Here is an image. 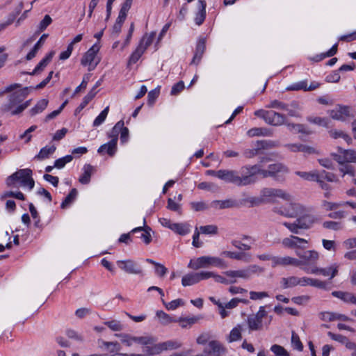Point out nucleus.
<instances>
[{"mask_svg":"<svg viewBox=\"0 0 356 356\" xmlns=\"http://www.w3.org/2000/svg\"><path fill=\"white\" fill-rule=\"evenodd\" d=\"M268 157H261L259 163L252 165L253 177L259 174L263 178L272 177L275 181L282 183L286 180V176L289 173V168L282 163L277 162L268 165L267 169H262V163L268 162Z\"/></svg>","mask_w":356,"mask_h":356,"instance_id":"1","label":"nucleus"},{"mask_svg":"<svg viewBox=\"0 0 356 356\" xmlns=\"http://www.w3.org/2000/svg\"><path fill=\"white\" fill-rule=\"evenodd\" d=\"M220 179L237 186H245L256 182L253 177L252 165H247L241 167L239 171L232 170H222Z\"/></svg>","mask_w":356,"mask_h":356,"instance_id":"2","label":"nucleus"},{"mask_svg":"<svg viewBox=\"0 0 356 356\" xmlns=\"http://www.w3.org/2000/svg\"><path fill=\"white\" fill-rule=\"evenodd\" d=\"M29 94L28 87L11 93L8 97V102L4 106V111H10L13 115L21 113L31 104V99L23 102Z\"/></svg>","mask_w":356,"mask_h":356,"instance_id":"3","label":"nucleus"},{"mask_svg":"<svg viewBox=\"0 0 356 356\" xmlns=\"http://www.w3.org/2000/svg\"><path fill=\"white\" fill-rule=\"evenodd\" d=\"M299 217L293 222H284L283 225L294 234H298L300 229H309L316 222V218L309 213L307 209L306 211L298 216Z\"/></svg>","mask_w":356,"mask_h":356,"instance_id":"4","label":"nucleus"},{"mask_svg":"<svg viewBox=\"0 0 356 356\" xmlns=\"http://www.w3.org/2000/svg\"><path fill=\"white\" fill-rule=\"evenodd\" d=\"M32 175L33 172L29 168L19 170L6 178V184L7 186L10 187L15 182L19 181L22 186H27L29 190H31L35 186V181Z\"/></svg>","mask_w":356,"mask_h":356,"instance_id":"5","label":"nucleus"},{"mask_svg":"<svg viewBox=\"0 0 356 356\" xmlns=\"http://www.w3.org/2000/svg\"><path fill=\"white\" fill-rule=\"evenodd\" d=\"M264 272V268L256 265H250L245 268L236 270H227L224 273L227 277L232 278L229 281L231 284L236 282V278H241L243 280H250L254 275H259Z\"/></svg>","mask_w":356,"mask_h":356,"instance_id":"6","label":"nucleus"},{"mask_svg":"<svg viewBox=\"0 0 356 356\" xmlns=\"http://www.w3.org/2000/svg\"><path fill=\"white\" fill-rule=\"evenodd\" d=\"M211 266L220 268L226 267L225 262L222 259L211 256H202L197 258L195 260H191L188 267L197 270L202 268H208Z\"/></svg>","mask_w":356,"mask_h":356,"instance_id":"7","label":"nucleus"},{"mask_svg":"<svg viewBox=\"0 0 356 356\" xmlns=\"http://www.w3.org/2000/svg\"><path fill=\"white\" fill-rule=\"evenodd\" d=\"M263 202H273L276 198H281L286 201H291V195L286 191L280 188H264L260 192Z\"/></svg>","mask_w":356,"mask_h":356,"instance_id":"8","label":"nucleus"},{"mask_svg":"<svg viewBox=\"0 0 356 356\" xmlns=\"http://www.w3.org/2000/svg\"><path fill=\"white\" fill-rule=\"evenodd\" d=\"M296 254L298 257L299 266L315 265L318 260L319 254L315 250H296Z\"/></svg>","mask_w":356,"mask_h":356,"instance_id":"9","label":"nucleus"},{"mask_svg":"<svg viewBox=\"0 0 356 356\" xmlns=\"http://www.w3.org/2000/svg\"><path fill=\"white\" fill-rule=\"evenodd\" d=\"M307 244V240L294 235L284 238L282 241V245L284 248L293 249L295 250V251L305 249Z\"/></svg>","mask_w":356,"mask_h":356,"instance_id":"10","label":"nucleus"},{"mask_svg":"<svg viewBox=\"0 0 356 356\" xmlns=\"http://www.w3.org/2000/svg\"><path fill=\"white\" fill-rule=\"evenodd\" d=\"M267 316L264 306H261L259 311L254 315L248 317V325L250 330H259L262 329V320Z\"/></svg>","mask_w":356,"mask_h":356,"instance_id":"11","label":"nucleus"},{"mask_svg":"<svg viewBox=\"0 0 356 356\" xmlns=\"http://www.w3.org/2000/svg\"><path fill=\"white\" fill-rule=\"evenodd\" d=\"M209 272L192 273L184 275L181 280V284L184 286H191L198 283L201 280H207L211 277Z\"/></svg>","mask_w":356,"mask_h":356,"instance_id":"12","label":"nucleus"},{"mask_svg":"<svg viewBox=\"0 0 356 356\" xmlns=\"http://www.w3.org/2000/svg\"><path fill=\"white\" fill-rule=\"evenodd\" d=\"M100 46L95 43L83 55V56L81 58V65L86 66L89 65V70H92L96 65L98 63V61L95 62L93 64V62L95 61V58L96 56V54L99 51Z\"/></svg>","mask_w":356,"mask_h":356,"instance_id":"13","label":"nucleus"},{"mask_svg":"<svg viewBox=\"0 0 356 356\" xmlns=\"http://www.w3.org/2000/svg\"><path fill=\"white\" fill-rule=\"evenodd\" d=\"M330 117L337 120L346 121L348 118H354L355 115L351 112V108L347 106L339 105L336 109L331 110Z\"/></svg>","mask_w":356,"mask_h":356,"instance_id":"14","label":"nucleus"},{"mask_svg":"<svg viewBox=\"0 0 356 356\" xmlns=\"http://www.w3.org/2000/svg\"><path fill=\"white\" fill-rule=\"evenodd\" d=\"M208 345L209 350L205 349L204 350L207 356H225L227 353L226 347L218 340H211Z\"/></svg>","mask_w":356,"mask_h":356,"instance_id":"15","label":"nucleus"},{"mask_svg":"<svg viewBox=\"0 0 356 356\" xmlns=\"http://www.w3.org/2000/svg\"><path fill=\"white\" fill-rule=\"evenodd\" d=\"M339 266L336 264L325 268H321L317 267L303 268L304 270L307 273L312 274H321L325 277L330 275V280L338 274Z\"/></svg>","mask_w":356,"mask_h":356,"instance_id":"16","label":"nucleus"},{"mask_svg":"<svg viewBox=\"0 0 356 356\" xmlns=\"http://www.w3.org/2000/svg\"><path fill=\"white\" fill-rule=\"evenodd\" d=\"M118 266L129 274H142L143 270L139 265L131 259L120 260L117 261Z\"/></svg>","mask_w":356,"mask_h":356,"instance_id":"17","label":"nucleus"},{"mask_svg":"<svg viewBox=\"0 0 356 356\" xmlns=\"http://www.w3.org/2000/svg\"><path fill=\"white\" fill-rule=\"evenodd\" d=\"M299 266V261L297 258L291 257L289 256L285 257H273V267L277 266Z\"/></svg>","mask_w":356,"mask_h":356,"instance_id":"18","label":"nucleus"},{"mask_svg":"<svg viewBox=\"0 0 356 356\" xmlns=\"http://www.w3.org/2000/svg\"><path fill=\"white\" fill-rule=\"evenodd\" d=\"M320 86V84L318 82L313 81L310 83L309 86H307V81L304 80L297 83H295L286 88V90L289 91H297V90H304V91H312L316 90Z\"/></svg>","mask_w":356,"mask_h":356,"instance_id":"19","label":"nucleus"},{"mask_svg":"<svg viewBox=\"0 0 356 356\" xmlns=\"http://www.w3.org/2000/svg\"><path fill=\"white\" fill-rule=\"evenodd\" d=\"M286 116L278 112L268 111L266 123L272 126H281L285 124Z\"/></svg>","mask_w":356,"mask_h":356,"instance_id":"20","label":"nucleus"},{"mask_svg":"<svg viewBox=\"0 0 356 356\" xmlns=\"http://www.w3.org/2000/svg\"><path fill=\"white\" fill-rule=\"evenodd\" d=\"M293 197L291 196V201H289V204L286 205L287 212L290 214L289 218H295L306 211V208L297 202L292 201Z\"/></svg>","mask_w":356,"mask_h":356,"instance_id":"21","label":"nucleus"},{"mask_svg":"<svg viewBox=\"0 0 356 356\" xmlns=\"http://www.w3.org/2000/svg\"><path fill=\"white\" fill-rule=\"evenodd\" d=\"M332 295L334 297L340 299L345 303L356 305V296L351 292L334 291L332 292Z\"/></svg>","mask_w":356,"mask_h":356,"instance_id":"22","label":"nucleus"},{"mask_svg":"<svg viewBox=\"0 0 356 356\" xmlns=\"http://www.w3.org/2000/svg\"><path fill=\"white\" fill-rule=\"evenodd\" d=\"M54 55V51L49 52L43 59H42L40 63L36 65L35 69L31 72H26L29 75H35L40 74L41 72L44 70V69L47 67V65L50 63L53 56Z\"/></svg>","mask_w":356,"mask_h":356,"instance_id":"23","label":"nucleus"},{"mask_svg":"<svg viewBox=\"0 0 356 356\" xmlns=\"http://www.w3.org/2000/svg\"><path fill=\"white\" fill-rule=\"evenodd\" d=\"M198 12L195 17V22L197 25L200 26L204 22L206 17L207 3L205 0H199L197 2Z\"/></svg>","mask_w":356,"mask_h":356,"instance_id":"24","label":"nucleus"},{"mask_svg":"<svg viewBox=\"0 0 356 356\" xmlns=\"http://www.w3.org/2000/svg\"><path fill=\"white\" fill-rule=\"evenodd\" d=\"M116 151H117V143H115V140H110L107 143L103 144L97 149V152L99 154H104L106 153L110 156H114Z\"/></svg>","mask_w":356,"mask_h":356,"instance_id":"25","label":"nucleus"},{"mask_svg":"<svg viewBox=\"0 0 356 356\" xmlns=\"http://www.w3.org/2000/svg\"><path fill=\"white\" fill-rule=\"evenodd\" d=\"M222 255L229 257L230 259H234L236 260H242L246 262L250 261L251 259V255L249 253H246L244 252H232V251H223L221 253Z\"/></svg>","mask_w":356,"mask_h":356,"instance_id":"26","label":"nucleus"},{"mask_svg":"<svg viewBox=\"0 0 356 356\" xmlns=\"http://www.w3.org/2000/svg\"><path fill=\"white\" fill-rule=\"evenodd\" d=\"M237 206L235 200L228 199L225 200H213L211 203V207L216 209H224L233 208Z\"/></svg>","mask_w":356,"mask_h":356,"instance_id":"27","label":"nucleus"},{"mask_svg":"<svg viewBox=\"0 0 356 356\" xmlns=\"http://www.w3.org/2000/svg\"><path fill=\"white\" fill-rule=\"evenodd\" d=\"M83 174L79 177V181L82 184H88L90 181V178L95 169L90 164H86L83 168Z\"/></svg>","mask_w":356,"mask_h":356,"instance_id":"28","label":"nucleus"},{"mask_svg":"<svg viewBox=\"0 0 356 356\" xmlns=\"http://www.w3.org/2000/svg\"><path fill=\"white\" fill-rule=\"evenodd\" d=\"M285 147L289 150H290L291 152H305V153H308V154H312V153L314 152V149L313 147L307 146V145H305L302 144H300V143L286 144V145H285Z\"/></svg>","mask_w":356,"mask_h":356,"instance_id":"29","label":"nucleus"},{"mask_svg":"<svg viewBox=\"0 0 356 356\" xmlns=\"http://www.w3.org/2000/svg\"><path fill=\"white\" fill-rule=\"evenodd\" d=\"M139 231H144V232L141 234L140 238L146 244H149L152 241V236L150 234L151 228L148 226L138 227L133 229L131 231V233H136Z\"/></svg>","mask_w":356,"mask_h":356,"instance_id":"30","label":"nucleus"},{"mask_svg":"<svg viewBox=\"0 0 356 356\" xmlns=\"http://www.w3.org/2000/svg\"><path fill=\"white\" fill-rule=\"evenodd\" d=\"M299 277L296 276H290L282 277L280 280L281 286L283 289L292 288L298 285Z\"/></svg>","mask_w":356,"mask_h":356,"instance_id":"31","label":"nucleus"},{"mask_svg":"<svg viewBox=\"0 0 356 356\" xmlns=\"http://www.w3.org/2000/svg\"><path fill=\"white\" fill-rule=\"evenodd\" d=\"M242 327L240 325H238L235 327H234L231 331L227 337V341L229 343H232L236 341L241 339L242 338Z\"/></svg>","mask_w":356,"mask_h":356,"instance_id":"32","label":"nucleus"},{"mask_svg":"<svg viewBox=\"0 0 356 356\" xmlns=\"http://www.w3.org/2000/svg\"><path fill=\"white\" fill-rule=\"evenodd\" d=\"M145 51L144 47L138 46L136 47L135 51L131 54L129 59L127 63V67H129L131 65L135 64L142 56Z\"/></svg>","mask_w":356,"mask_h":356,"instance_id":"33","label":"nucleus"},{"mask_svg":"<svg viewBox=\"0 0 356 356\" xmlns=\"http://www.w3.org/2000/svg\"><path fill=\"white\" fill-rule=\"evenodd\" d=\"M171 226V230L181 236H184L190 232V225L187 223H173Z\"/></svg>","mask_w":356,"mask_h":356,"instance_id":"34","label":"nucleus"},{"mask_svg":"<svg viewBox=\"0 0 356 356\" xmlns=\"http://www.w3.org/2000/svg\"><path fill=\"white\" fill-rule=\"evenodd\" d=\"M56 150V147L54 145H51L50 147L46 146L42 147L39 153L35 156V159L38 160H44L45 159L49 158V156L52 154Z\"/></svg>","mask_w":356,"mask_h":356,"instance_id":"35","label":"nucleus"},{"mask_svg":"<svg viewBox=\"0 0 356 356\" xmlns=\"http://www.w3.org/2000/svg\"><path fill=\"white\" fill-rule=\"evenodd\" d=\"M124 125V123L123 120H120L115 124L111 132L108 134V136L111 138V140H115V143H117L118 135L120 134V131L122 130V126Z\"/></svg>","mask_w":356,"mask_h":356,"instance_id":"36","label":"nucleus"},{"mask_svg":"<svg viewBox=\"0 0 356 356\" xmlns=\"http://www.w3.org/2000/svg\"><path fill=\"white\" fill-rule=\"evenodd\" d=\"M329 134L332 138L334 139L342 138L348 145H350L353 142L351 137L341 130H330L329 131Z\"/></svg>","mask_w":356,"mask_h":356,"instance_id":"37","label":"nucleus"},{"mask_svg":"<svg viewBox=\"0 0 356 356\" xmlns=\"http://www.w3.org/2000/svg\"><path fill=\"white\" fill-rule=\"evenodd\" d=\"M159 343L162 352L164 350L178 349L181 346V343L176 340H169Z\"/></svg>","mask_w":356,"mask_h":356,"instance_id":"38","label":"nucleus"},{"mask_svg":"<svg viewBox=\"0 0 356 356\" xmlns=\"http://www.w3.org/2000/svg\"><path fill=\"white\" fill-rule=\"evenodd\" d=\"M48 102V100L46 99H42L38 101L35 106L30 110L31 115H35L42 112L47 108Z\"/></svg>","mask_w":356,"mask_h":356,"instance_id":"39","label":"nucleus"},{"mask_svg":"<svg viewBox=\"0 0 356 356\" xmlns=\"http://www.w3.org/2000/svg\"><path fill=\"white\" fill-rule=\"evenodd\" d=\"M339 152L341 154H344L346 163H356V150L343 149L339 147Z\"/></svg>","mask_w":356,"mask_h":356,"instance_id":"40","label":"nucleus"},{"mask_svg":"<svg viewBox=\"0 0 356 356\" xmlns=\"http://www.w3.org/2000/svg\"><path fill=\"white\" fill-rule=\"evenodd\" d=\"M97 94V91H95V88H92L91 90L83 97L82 102L76 109V111H80L83 109L88 103L95 97Z\"/></svg>","mask_w":356,"mask_h":356,"instance_id":"41","label":"nucleus"},{"mask_svg":"<svg viewBox=\"0 0 356 356\" xmlns=\"http://www.w3.org/2000/svg\"><path fill=\"white\" fill-rule=\"evenodd\" d=\"M156 35L155 32H152L149 35L145 34L143 35V37L141 38L138 46H142L144 47V50L145 51L147 48L152 43L154 38Z\"/></svg>","mask_w":356,"mask_h":356,"instance_id":"42","label":"nucleus"},{"mask_svg":"<svg viewBox=\"0 0 356 356\" xmlns=\"http://www.w3.org/2000/svg\"><path fill=\"white\" fill-rule=\"evenodd\" d=\"M199 319L200 318L197 316H193L190 318L181 317L177 321H178L180 323V326L182 328H187L190 327L191 325L197 323Z\"/></svg>","mask_w":356,"mask_h":356,"instance_id":"43","label":"nucleus"},{"mask_svg":"<svg viewBox=\"0 0 356 356\" xmlns=\"http://www.w3.org/2000/svg\"><path fill=\"white\" fill-rule=\"evenodd\" d=\"M317 172V170H314L311 172L296 171L295 174L301 177L304 180L314 181V179H316L318 177Z\"/></svg>","mask_w":356,"mask_h":356,"instance_id":"44","label":"nucleus"},{"mask_svg":"<svg viewBox=\"0 0 356 356\" xmlns=\"http://www.w3.org/2000/svg\"><path fill=\"white\" fill-rule=\"evenodd\" d=\"M162 303L165 305V308L168 310H175L180 306H183L184 305V302L182 299H176L170 302H165L163 298H161Z\"/></svg>","mask_w":356,"mask_h":356,"instance_id":"45","label":"nucleus"},{"mask_svg":"<svg viewBox=\"0 0 356 356\" xmlns=\"http://www.w3.org/2000/svg\"><path fill=\"white\" fill-rule=\"evenodd\" d=\"M77 195V191L76 188H72L70 193L66 196L65 200L61 203V207L63 209L70 204L76 198Z\"/></svg>","mask_w":356,"mask_h":356,"instance_id":"46","label":"nucleus"},{"mask_svg":"<svg viewBox=\"0 0 356 356\" xmlns=\"http://www.w3.org/2000/svg\"><path fill=\"white\" fill-rule=\"evenodd\" d=\"M156 314L162 324L166 325L177 321L162 310L157 311Z\"/></svg>","mask_w":356,"mask_h":356,"instance_id":"47","label":"nucleus"},{"mask_svg":"<svg viewBox=\"0 0 356 356\" xmlns=\"http://www.w3.org/2000/svg\"><path fill=\"white\" fill-rule=\"evenodd\" d=\"M143 352L147 353V354L152 355H159L162 353L161 348L160 346V343L154 344L152 346H146L143 348Z\"/></svg>","mask_w":356,"mask_h":356,"instance_id":"48","label":"nucleus"},{"mask_svg":"<svg viewBox=\"0 0 356 356\" xmlns=\"http://www.w3.org/2000/svg\"><path fill=\"white\" fill-rule=\"evenodd\" d=\"M327 335L332 339V340H334L336 341H338L341 343H343L346 345V347L347 348V343H352L351 341H350L348 340V339L343 336V335H341V334H334L332 332H327Z\"/></svg>","mask_w":356,"mask_h":356,"instance_id":"49","label":"nucleus"},{"mask_svg":"<svg viewBox=\"0 0 356 356\" xmlns=\"http://www.w3.org/2000/svg\"><path fill=\"white\" fill-rule=\"evenodd\" d=\"M108 111H109V106H106L100 113V114L95 119V120L93 122L94 127H98L104 122V120H106V116L108 115Z\"/></svg>","mask_w":356,"mask_h":356,"instance_id":"50","label":"nucleus"},{"mask_svg":"<svg viewBox=\"0 0 356 356\" xmlns=\"http://www.w3.org/2000/svg\"><path fill=\"white\" fill-rule=\"evenodd\" d=\"M270 350L275 354V356H289L287 350L282 346L274 344L270 347Z\"/></svg>","mask_w":356,"mask_h":356,"instance_id":"51","label":"nucleus"},{"mask_svg":"<svg viewBox=\"0 0 356 356\" xmlns=\"http://www.w3.org/2000/svg\"><path fill=\"white\" fill-rule=\"evenodd\" d=\"M200 232L204 234H218V227L214 225H209L205 226H201L200 227Z\"/></svg>","mask_w":356,"mask_h":356,"instance_id":"52","label":"nucleus"},{"mask_svg":"<svg viewBox=\"0 0 356 356\" xmlns=\"http://www.w3.org/2000/svg\"><path fill=\"white\" fill-rule=\"evenodd\" d=\"M73 156L72 155H67L64 157L60 158L55 161L54 167L58 169L63 168L66 163L72 161Z\"/></svg>","mask_w":356,"mask_h":356,"instance_id":"53","label":"nucleus"},{"mask_svg":"<svg viewBox=\"0 0 356 356\" xmlns=\"http://www.w3.org/2000/svg\"><path fill=\"white\" fill-rule=\"evenodd\" d=\"M291 344L294 349L299 351H302L303 349V345L300 340L299 336L293 331L291 336Z\"/></svg>","mask_w":356,"mask_h":356,"instance_id":"54","label":"nucleus"},{"mask_svg":"<svg viewBox=\"0 0 356 356\" xmlns=\"http://www.w3.org/2000/svg\"><path fill=\"white\" fill-rule=\"evenodd\" d=\"M266 107L268 108H276L280 111H284V109H287V104L275 99L271 101Z\"/></svg>","mask_w":356,"mask_h":356,"instance_id":"55","label":"nucleus"},{"mask_svg":"<svg viewBox=\"0 0 356 356\" xmlns=\"http://www.w3.org/2000/svg\"><path fill=\"white\" fill-rule=\"evenodd\" d=\"M337 48H338V44H334L332 46V47L329 51H327V52H325L324 54H321L320 56H317L316 59L315 60L320 61L326 57H331V56L335 55L337 52Z\"/></svg>","mask_w":356,"mask_h":356,"instance_id":"56","label":"nucleus"},{"mask_svg":"<svg viewBox=\"0 0 356 356\" xmlns=\"http://www.w3.org/2000/svg\"><path fill=\"white\" fill-rule=\"evenodd\" d=\"M104 324L113 331H121L123 329V325L119 321L113 320L110 321H106L104 322Z\"/></svg>","mask_w":356,"mask_h":356,"instance_id":"57","label":"nucleus"},{"mask_svg":"<svg viewBox=\"0 0 356 356\" xmlns=\"http://www.w3.org/2000/svg\"><path fill=\"white\" fill-rule=\"evenodd\" d=\"M339 170L342 173V176H344L345 175H349L352 177L355 176V169L351 165L344 163L341 165Z\"/></svg>","mask_w":356,"mask_h":356,"instance_id":"58","label":"nucleus"},{"mask_svg":"<svg viewBox=\"0 0 356 356\" xmlns=\"http://www.w3.org/2000/svg\"><path fill=\"white\" fill-rule=\"evenodd\" d=\"M309 121L312 123L318 124L320 126L328 127V119L325 118H321V117H314V118H309Z\"/></svg>","mask_w":356,"mask_h":356,"instance_id":"59","label":"nucleus"},{"mask_svg":"<svg viewBox=\"0 0 356 356\" xmlns=\"http://www.w3.org/2000/svg\"><path fill=\"white\" fill-rule=\"evenodd\" d=\"M132 341H134V342L140 343L143 345H146V346L149 345V344H152L154 342V339L152 338L148 337H133Z\"/></svg>","mask_w":356,"mask_h":356,"instance_id":"60","label":"nucleus"},{"mask_svg":"<svg viewBox=\"0 0 356 356\" xmlns=\"http://www.w3.org/2000/svg\"><path fill=\"white\" fill-rule=\"evenodd\" d=\"M192 209L195 211H204L208 209V206L204 202H191Z\"/></svg>","mask_w":356,"mask_h":356,"instance_id":"61","label":"nucleus"},{"mask_svg":"<svg viewBox=\"0 0 356 356\" xmlns=\"http://www.w3.org/2000/svg\"><path fill=\"white\" fill-rule=\"evenodd\" d=\"M319 173L321 175V177H323L324 179L329 182H337L339 181L336 175L332 172L321 170L319 172Z\"/></svg>","mask_w":356,"mask_h":356,"instance_id":"62","label":"nucleus"},{"mask_svg":"<svg viewBox=\"0 0 356 356\" xmlns=\"http://www.w3.org/2000/svg\"><path fill=\"white\" fill-rule=\"evenodd\" d=\"M184 89V83L182 81H179L177 83H175L171 89L170 95H177Z\"/></svg>","mask_w":356,"mask_h":356,"instance_id":"63","label":"nucleus"},{"mask_svg":"<svg viewBox=\"0 0 356 356\" xmlns=\"http://www.w3.org/2000/svg\"><path fill=\"white\" fill-rule=\"evenodd\" d=\"M159 88H155L148 92L147 97H148V104L150 105H152L156 99L158 98L159 95Z\"/></svg>","mask_w":356,"mask_h":356,"instance_id":"64","label":"nucleus"}]
</instances>
